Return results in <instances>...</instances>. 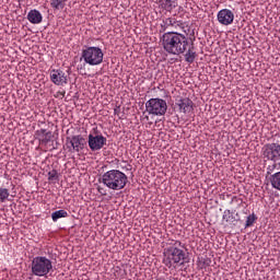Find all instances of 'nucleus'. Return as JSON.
Segmentation results:
<instances>
[{"mask_svg": "<svg viewBox=\"0 0 280 280\" xmlns=\"http://www.w3.org/2000/svg\"><path fill=\"white\" fill-rule=\"evenodd\" d=\"M262 159L277 163L280 161V144L279 143H267L261 149Z\"/></svg>", "mask_w": 280, "mask_h": 280, "instance_id": "obj_7", "label": "nucleus"}, {"mask_svg": "<svg viewBox=\"0 0 280 280\" xmlns=\"http://www.w3.org/2000/svg\"><path fill=\"white\" fill-rule=\"evenodd\" d=\"M50 82L56 86H67L69 84V73L62 69H52L49 72Z\"/></svg>", "mask_w": 280, "mask_h": 280, "instance_id": "obj_9", "label": "nucleus"}, {"mask_svg": "<svg viewBox=\"0 0 280 280\" xmlns=\"http://www.w3.org/2000/svg\"><path fill=\"white\" fill-rule=\"evenodd\" d=\"M19 1V3H23V0H18Z\"/></svg>", "mask_w": 280, "mask_h": 280, "instance_id": "obj_30", "label": "nucleus"}, {"mask_svg": "<svg viewBox=\"0 0 280 280\" xmlns=\"http://www.w3.org/2000/svg\"><path fill=\"white\" fill-rule=\"evenodd\" d=\"M8 198H10V190L0 188V202H5Z\"/></svg>", "mask_w": 280, "mask_h": 280, "instance_id": "obj_20", "label": "nucleus"}, {"mask_svg": "<svg viewBox=\"0 0 280 280\" xmlns=\"http://www.w3.org/2000/svg\"><path fill=\"white\" fill-rule=\"evenodd\" d=\"M38 132H39V137H47V135L49 133L47 132L46 129H40Z\"/></svg>", "mask_w": 280, "mask_h": 280, "instance_id": "obj_29", "label": "nucleus"}, {"mask_svg": "<svg viewBox=\"0 0 280 280\" xmlns=\"http://www.w3.org/2000/svg\"><path fill=\"white\" fill-rule=\"evenodd\" d=\"M65 95H67V92L66 91H58L55 95V97H65Z\"/></svg>", "mask_w": 280, "mask_h": 280, "instance_id": "obj_28", "label": "nucleus"}, {"mask_svg": "<svg viewBox=\"0 0 280 280\" xmlns=\"http://www.w3.org/2000/svg\"><path fill=\"white\" fill-rule=\"evenodd\" d=\"M183 243L180 241H174L170 243L164 249L163 264L167 268H176L178 264L183 266L185 264V252L182 249Z\"/></svg>", "mask_w": 280, "mask_h": 280, "instance_id": "obj_2", "label": "nucleus"}, {"mask_svg": "<svg viewBox=\"0 0 280 280\" xmlns=\"http://www.w3.org/2000/svg\"><path fill=\"white\" fill-rule=\"evenodd\" d=\"M269 180H270L271 187L280 191V172L272 174L269 177Z\"/></svg>", "mask_w": 280, "mask_h": 280, "instance_id": "obj_14", "label": "nucleus"}, {"mask_svg": "<svg viewBox=\"0 0 280 280\" xmlns=\"http://www.w3.org/2000/svg\"><path fill=\"white\" fill-rule=\"evenodd\" d=\"M50 139H51V132L48 131V133H46V136H42L40 142L47 143L48 141H50Z\"/></svg>", "mask_w": 280, "mask_h": 280, "instance_id": "obj_26", "label": "nucleus"}, {"mask_svg": "<svg viewBox=\"0 0 280 280\" xmlns=\"http://www.w3.org/2000/svg\"><path fill=\"white\" fill-rule=\"evenodd\" d=\"M31 270L35 277H47L54 270V264L46 256H36L32 260Z\"/></svg>", "mask_w": 280, "mask_h": 280, "instance_id": "obj_5", "label": "nucleus"}, {"mask_svg": "<svg viewBox=\"0 0 280 280\" xmlns=\"http://www.w3.org/2000/svg\"><path fill=\"white\" fill-rule=\"evenodd\" d=\"M145 119H150V117H149V116H145Z\"/></svg>", "mask_w": 280, "mask_h": 280, "instance_id": "obj_31", "label": "nucleus"}, {"mask_svg": "<svg viewBox=\"0 0 280 280\" xmlns=\"http://www.w3.org/2000/svg\"><path fill=\"white\" fill-rule=\"evenodd\" d=\"M97 191H98V194H101V196H107V191L105 190V188L104 187H102V186H97Z\"/></svg>", "mask_w": 280, "mask_h": 280, "instance_id": "obj_27", "label": "nucleus"}, {"mask_svg": "<svg viewBox=\"0 0 280 280\" xmlns=\"http://www.w3.org/2000/svg\"><path fill=\"white\" fill-rule=\"evenodd\" d=\"M81 60L89 67H100L104 62V50L97 46H85L81 51Z\"/></svg>", "mask_w": 280, "mask_h": 280, "instance_id": "obj_4", "label": "nucleus"}, {"mask_svg": "<svg viewBox=\"0 0 280 280\" xmlns=\"http://www.w3.org/2000/svg\"><path fill=\"white\" fill-rule=\"evenodd\" d=\"M27 21L33 25H39V23H43V14L36 9L31 10L27 14Z\"/></svg>", "mask_w": 280, "mask_h": 280, "instance_id": "obj_13", "label": "nucleus"}, {"mask_svg": "<svg viewBox=\"0 0 280 280\" xmlns=\"http://www.w3.org/2000/svg\"><path fill=\"white\" fill-rule=\"evenodd\" d=\"M256 221H257V215L255 213H252L247 217L245 226L247 228L253 226V224H255Z\"/></svg>", "mask_w": 280, "mask_h": 280, "instance_id": "obj_22", "label": "nucleus"}, {"mask_svg": "<svg viewBox=\"0 0 280 280\" xmlns=\"http://www.w3.org/2000/svg\"><path fill=\"white\" fill-rule=\"evenodd\" d=\"M100 183H103L112 191H120L128 185V175L119 170H110L102 175Z\"/></svg>", "mask_w": 280, "mask_h": 280, "instance_id": "obj_3", "label": "nucleus"}, {"mask_svg": "<svg viewBox=\"0 0 280 280\" xmlns=\"http://www.w3.org/2000/svg\"><path fill=\"white\" fill-rule=\"evenodd\" d=\"M217 21L220 25H233V21H235V13H233L231 9H222L217 14Z\"/></svg>", "mask_w": 280, "mask_h": 280, "instance_id": "obj_11", "label": "nucleus"}, {"mask_svg": "<svg viewBox=\"0 0 280 280\" xmlns=\"http://www.w3.org/2000/svg\"><path fill=\"white\" fill-rule=\"evenodd\" d=\"M66 145L69 152H82L86 145V139L80 135L72 136L71 138H67Z\"/></svg>", "mask_w": 280, "mask_h": 280, "instance_id": "obj_10", "label": "nucleus"}, {"mask_svg": "<svg viewBox=\"0 0 280 280\" xmlns=\"http://www.w3.org/2000/svg\"><path fill=\"white\" fill-rule=\"evenodd\" d=\"M60 218H69V212H67L66 210H57L51 213L52 222H58Z\"/></svg>", "mask_w": 280, "mask_h": 280, "instance_id": "obj_18", "label": "nucleus"}, {"mask_svg": "<svg viewBox=\"0 0 280 280\" xmlns=\"http://www.w3.org/2000/svg\"><path fill=\"white\" fill-rule=\"evenodd\" d=\"M275 170H280V162L279 163L273 162L272 164L268 165L267 166V174L269 176H271L272 173L275 172Z\"/></svg>", "mask_w": 280, "mask_h": 280, "instance_id": "obj_21", "label": "nucleus"}, {"mask_svg": "<svg viewBox=\"0 0 280 280\" xmlns=\"http://www.w3.org/2000/svg\"><path fill=\"white\" fill-rule=\"evenodd\" d=\"M194 60H196V52L194 50V44L186 50L185 54V61L188 62L189 65L194 63Z\"/></svg>", "mask_w": 280, "mask_h": 280, "instance_id": "obj_16", "label": "nucleus"}, {"mask_svg": "<svg viewBox=\"0 0 280 280\" xmlns=\"http://www.w3.org/2000/svg\"><path fill=\"white\" fill-rule=\"evenodd\" d=\"M176 105L178 106L180 113H184L185 115L194 110V101L187 97L178 100Z\"/></svg>", "mask_w": 280, "mask_h": 280, "instance_id": "obj_12", "label": "nucleus"}, {"mask_svg": "<svg viewBox=\"0 0 280 280\" xmlns=\"http://www.w3.org/2000/svg\"><path fill=\"white\" fill-rule=\"evenodd\" d=\"M67 5V0H50V8L52 10H65Z\"/></svg>", "mask_w": 280, "mask_h": 280, "instance_id": "obj_17", "label": "nucleus"}, {"mask_svg": "<svg viewBox=\"0 0 280 280\" xmlns=\"http://www.w3.org/2000/svg\"><path fill=\"white\" fill-rule=\"evenodd\" d=\"M160 5L163 10H166V12H172L177 4L172 0H160Z\"/></svg>", "mask_w": 280, "mask_h": 280, "instance_id": "obj_15", "label": "nucleus"}, {"mask_svg": "<svg viewBox=\"0 0 280 280\" xmlns=\"http://www.w3.org/2000/svg\"><path fill=\"white\" fill-rule=\"evenodd\" d=\"M48 180H58V171L52 170L48 172Z\"/></svg>", "mask_w": 280, "mask_h": 280, "instance_id": "obj_25", "label": "nucleus"}, {"mask_svg": "<svg viewBox=\"0 0 280 280\" xmlns=\"http://www.w3.org/2000/svg\"><path fill=\"white\" fill-rule=\"evenodd\" d=\"M78 69L80 70V69H82V68L78 67Z\"/></svg>", "mask_w": 280, "mask_h": 280, "instance_id": "obj_32", "label": "nucleus"}, {"mask_svg": "<svg viewBox=\"0 0 280 280\" xmlns=\"http://www.w3.org/2000/svg\"><path fill=\"white\" fill-rule=\"evenodd\" d=\"M106 137L101 133L94 132L88 136V144L92 152H98L106 145Z\"/></svg>", "mask_w": 280, "mask_h": 280, "instance_id": "obj_8", "label": "nucleus"}, {"mask_svg": "<svg viewBox=\"0 0 280 280\" xmlns=\"http://www.w3.org/2000/svg\"><path fill=\"white\" fill-rule=\"evenodd\" d=\"M173 28L174 30H185V22L178 21L175 19L173 22Z\"/></svg>", "mask_w": 280, "mask_h": 280, "instance_id": "obj_24", "label": "nucleus"}, {"mask_svg": "<svg viewBox=\"0 0 280 280\" xmlns=\"http://www.w3.org/2000/svg\"><path fill=\"white\" fill-rule=\"evenodd\" d=\"M174 20H175L174 18H167V19L163 20L162 27H164V30H167V27H173Z\"/></svg>", "mask_w": 280, "mask_h": 280, "instance_id": "obj_23", "label": "nucleus"}, {"mask_svg": "<svg viewBox=\"0 0 280 280\" xmlns=\"http://www.w3.org/2000/svg\"><path fill=\"white\" fill-rule=\"evenodd\" d=\"M222 220L223 222L233 223L235 222V217L233 215V212H231V210H224Z\"/></svg>", "mask_w": 280, "mask_h": 280, "instance_id": "obj_19", "label": "nucleus"}, {"mask_svg": "<svg viewBox=\"0 0 280 280\" xmlns=\"http://www.w3.org/2000/svg\"><path fill=\"white\" fill-rule=\"evenodd\" d=\"M162 47L170 56H180L187 51L189 40L178 32H167L162 36Z\"/></svg>", "mask_w": 280, "mask_h": 280, "instance_id": "obj_1", "label": "nucleus"}, {"mask_svg": "<svg viewBox=\"0 0 280 280\" xmlns=\"http://www.w3.org/2000/svg\"><path fill=\"white\" fill-rule=\"evenodd\" d=\"M145 110L149 115L162 117V115L167 113V102L162 98H151L145 103Z\"/></svg>", "mask_w": 280, "mask_h": 280, "instance_id": "obj_6", "label": "nucleus"}]
</instances>
